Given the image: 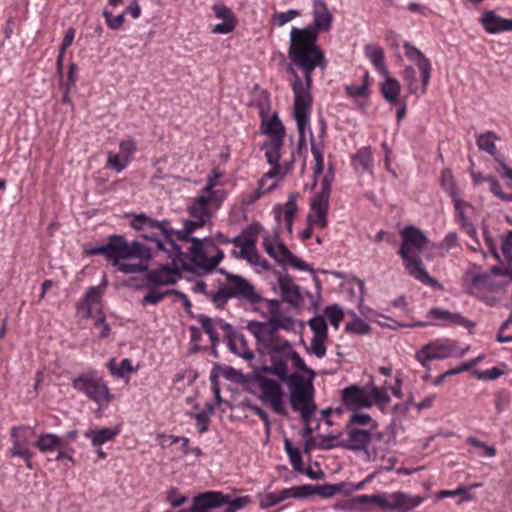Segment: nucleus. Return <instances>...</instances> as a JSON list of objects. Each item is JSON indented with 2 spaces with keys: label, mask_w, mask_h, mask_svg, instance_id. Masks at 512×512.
I'll return each mask as SVG.
<instances>
[{
  "label": "nucleus",
  "mask_w": 512,
  "mask_h": 512,
  "mask_svg": "<svg viewBox=\"0 0 512 512\" xmlns=\"http://www.w3.org/2000/svg\"><path fill=\"white\" fill-rule=\"evenodd\" d=\"M348 486L346 482H340L335 484H324V485H314L315 495L321 498L327 499L331 498L337 493H343L344 489Z\"/></svg>",
  "instance_id": "nucleus-35"
},
{
  "label": "nucleus",
  "mask_w": 512,
  "mask_h": 512,
  "mask_svg": "<svg viewBox=\"0 0 512 512\" xmlns=\"http://www.w3.org/2000/svg\"><path fill=\"white\" fill-rule=\"evenodd\" d=\"M400 91V83L395 78L387 77L381 84V94L390 105H397L399 103Z\"/></svg>",
  "instance_id": "nucleus-23"
},
{
  "label": "nucleus",
  "mask_w": 512,
  "mask_h": 512,
  "mask_svg": "<svg viewBox=\"0 0 512 512\" xmlns=\"http://www.w3.org/2000/svg\"><path fill=\"white\" fill-rule=\"evenodd\" d=\"M213 11L217 18L223 20L222 23L216 24L213 27V29H212L213 33L228 34L235 29V27L237 25V20H236L234 13L232 12V10L229 7H227L223 4H215L213 6Z\"/></svg>",
  "instance_id": "nucleus-18"
},
{
  "label": "nucleus",
  "mask_w": 512,
  "mask_h": 512,
  "mask_svg": "<svg viewBox=\"0 0 512 512\" xmlns=\"http://www.w3.org/2000/svg\"><path fill=\"white\" fill-rule=\"evenodd\" d=\"M401 235L403 240L399 249V255L403 259L408 273L423 284L442 291L444 289L443 285L427 273L420 256L410 253L412 248L421 251L428 243V238L419 228L412 225L404 227Z\"/></svg>",
  "instance_id": "nucleus-4"
},
{
  "label": "nucleus",
  "mask_w": 512,
  "mask_h": 512,
  "mask_svg": "<svg viewBox=\"0 0 512 512\" xmlns=\"http://www.w3.org/2000/svg\"><path fill=\"white\" fill-rule=\"evenodd\" d=\"M375 505V495H358L352 499L344 500L335 505L336 509L357 510L360 506Z\"/></svg>",
  "instance_id": "nucleus-31"
},
{
  "label": "nucleus",
  "mask_w": 512,
  "mask_h": 512,
  "mask_svg": "<svg viewBox=\"0 0 512 512\" xmlns=\"http://www.w3.org/2000/svg\"><path fill=\"white\" fill-rule=\"evenodd\" d=\"M371 331V327L364 320L353 314V319L345 325V332L357 335H365Z\"/></svg>",
  "instance_id": "nucleus-43"
},
{
  "label": "nucleus",
  "mask_w": 512,
  "mask_h": 512,
  "mask_svg": "<svg viewBox=\"0 0 512 512\" xmlns=\"http://www.w3.org/2000/svg\"><path fill=\"white\" fill-rule=\"evenodd\" d=\"M278 285L283 301L292 306H298L301 303L302 295L300 293V287L294 283L288 273L278 277Z\"/></svg>",
  "instance_id": "nucleus-19"
},
{
  "label": "nucleus",
  "mask_w": 512,
  "mask_h": 512,
  "mask_svg": "<svg viewBox=\"0 0 512 512\" xmlns=\"http://www.w3.org/2000/svg\"><path fill=\"white\" fill-rule=\"evenodd\" d=\"M203 226H204L203 220H197V221L185 220L184 228L182 230H175L172 228L170 238L172 239V241L174 243H176L177 240L188 242L190 235L196 229L201 228Z\"/></svg>",
  "instance_id": "nucleus-28"
},
{
  "label": "nucleus",
  "mask_w": 512,
  "mask_h": 512,
  "mask_svg": "<svg viewBox=\"0 0 512 512\" xmlns=\"http://www.w3.org/2000/svg\"><path fill=\"white\" fill-rule=\"evenodd\" d=\"M441 187L449 194L451 199L459 197L456 182L450 169H444L442 171Z\"/></svg>",
  "instance_id": "nucleus-41"
},
{
  "label": "nucleus",
  "mask_w": 512,
  "mask_h": 512,
  "mask_svg": "<svg viewBox=\"0 0 512 512\" xmlns=\"http://www.w3.org/2000/svg\"><path fill=\"white\" fill-rule=\"evenodd\" d=\"M300 15V11L296 9H289L285 12H278L273 15V19L275 20L278 26H283L287 22L293 20L294 18Z\"/></svg>",
  "instance_id": "nucleus-62"
},
{
  "label": "nucleus",
  "mask_w": 512,
  "mask_h": 512,
  "mask_svg": "<svg viewBox=\"0 0 512 512\" xmlns=\"http://www.w3.org/2000/svg\"><path fill=\"white\" fill-rule=\"evenodd\" d=\"M210 246L216 251V254L212 257H208L206 252L205 258L199 261V265H197V267L202 269L205 273L214 271L225 256L223 250L216 246L213 241L210 243Z\"/></svg>",
  "instance_id": "nucleus-29"
},
{
  "label": "nucleus",
  "mask_w": 512,
  "mask_h": 512,
  "mask_svg": "<svg viewBox=\"0 0 512 512\" xmlns=\"http://www.w3.org/2000/svg\"><path fill=\"white\" fill-rule=\"evenodd\" d=\"M324 314L330 321L331 325L338 329L340 322L343 320V310L337 304L329 305L324 309Z\"/></svg>",
  "instance_id": "nucleus-50"
},
{
  "label": "nucleus",
  "mask_w": 512,
  "mask_h": 512,
  "mask_svg": "<svg viewBox=\"0 0 512 512\" xmlns=\"http://www.w3.org/2000/svg\"><path fill=\"white\" fill-rule=\"evenodd\" d=\"M224 497L226 501L224 505L226 506V512H236L237 510L243 509L251 503L249 496L232 498L229 494H224Z\"/></svg>",
  "instance_id": "nucleus-46"
},
{
  "label": "nucleus",
  "mask_w": 512,
  "mask_h": 512,
  "mask_svg": "<svg viewBox=\"0 0 512 512\" xmlns=\"http://www.w3.org/2000/svg\"><path fill=\"white\" fill-rule=\"evenodd\" d=\"M403 79L407 84L408 91L411 94L420 96L421 94V87L419 88L417 85V79H416V71L412 66H407L403 71Z\"/></svg>",
  "instance_id": "nucleus-47"
},
{
  "label": "nucleus",
  "mask_w": 512,
  "mask_h": 512,
  "mask_svg": "<svg viewBox=\"0 0 512 512\" xmlns=\"http://www.w3.org/2000/svg\"><path fill=\"white\" fill-rule=\"evenodd\" d=\"M510 403V393L508 391H499L495 395V409L497 413H502Z\"/></svg>",
  "instance_id": "nucleus-64"
},
{
  "label": "nucleus",
  "mask_w": 512,
  "mask_h": 512,
  "mask_svg": "<svg viewBox=\"0 0 512 512\" xmlns=\"http://www.w3.org/2000/svg\"><path fill=\"white\" fill-rule=\"evenodd\" d=\"M120 155L123 156L127 162H130L133 158L134 153L136 152L137 145L136 142L132 139L124 140L120 142Z\"/></svg>",
  "instance_id": "nucleus-58"
},
{
  "label": "nucleus",
  "mask_w": 512,
  "mask_h": 512,
  "mask_svg": "<svg viewBox=\"0 0 512 512\" xmlns=\"http://www.w3.org/2000/svg\"><path fill=\"white\" fill-rule=\"evenodd\" d=\"M21 432H25L22 428L13 427L11 430V439L13 446L10 449V455L15 457L17 454H14V451H28L26 448L27 440L25 436L21 435Z\"/></svg>",
  "instance_id": "nucleus-45"
},
{
  "label": "nucleus",
  "mask_w": 512,
  "mask_h": 512,
  "mask_svg": "<svg viewBox=\"0 0 512 512\" xmlns=\"http://www.w3.org/2000/svg\"><path fill=\"white\" fill-rule=\"evenodd\" d=\"M421 502V497H411L403 492H395L389 495L388 498L381 495H375V506L384 510L405 512L419 506Z\"/></svg>",
  "instance_id": "nucleus-13"
},
{
  "label": "nucleus",
  "mask_w": 512,
  "mask_h": 512,
  "mask_svg": "<svg viewBox=\"0 0 512 512\" xmlns=\"http://www.w3.org/2000/svg\"><path fill=\"white\" fill-rule=\"evenodd\" d=\"M284 448L289 457L292 467L299 473L304 472L303 461L300 451L295 448L288 438L284 440Z\"/></svg>",
  "instance_id": "nucleus-37"
},
{
  "label": "nucleus",
  "mask_w": 512,
  "mask_h": 512,
  "mask_svg": "<svg viewBox=\"0 0 512 512\" xmlns=\"http://www.w3.org/2000/svg\"><path fill=\"white\" fill-rule=\"evenodd\" d=\"M231 298L245 300L250 304H258L264 300L254 286L240 275H229L227 284L220 283L218 290L212 295V303L216 308L223 309Z\"/></svg>",
  "instance_id": "nucleus-7"
},
{
  "label": "nucleus",
  "mask_w": 512,
  "mask_h": 512,
  "mask_svg": "<svg viewBox=\"0 0 512 512\" xmlns=\"http://www.w3.org/2000/svg\"><path fill=\"white\" fill-rule=\"evenodd\" d=\"M195 318L201 324V327L205 331V333L208 334L211 341V346L217 347V345L220 343V339L213 326V320L209 316H206L204 314H197Z\"/></svg>",
  "instance_id": "nucleus-38"
},
{
  "label": "nucleus",
  "mask_w": 512,
  "mask_h": 512,
  "mask_svg": "<svg viewBox=\"0 0 512 512\" xmlns=\"http://www.w3.org/2000/svg\"><path fill=\"white\" fill-rule=\"evenodd\" d=\"M372 430V441H384L386 444L395 442V428L394 424H390L385 431L377 432V428H370Z\"/></svg>",
  "instance_id": "nucleus-52"
},
{
  "label": "nucleus",
  "mask_w": 512,
  "mask_h": 512,
  "mask_svg": "<svg viewBox=\"0 0 512 512\" xmlns=\"http://www.w3.org/2000/svg\"><path fill=\"white\" fill-rule=\"evenodd\" d=\"M277 248L276 252L278 257L282 259V263L288 262L292 267L298 270L315 273V269L310 264L294 255L282 241L277 242Z\"/></svg>",
  "instance_id": "nucleus-20"
},
{
  "label": "nucleus",
  "mask_w": 512,
  "mask_h": 512,
  "mask_svg": "<svg viewBox=\"0 0 512 512\" xmlns=\"http://www.w3.org/2000/svg\"><path fill=\"white\" fill-rule=\"evenodd\" d=\"M124 14H119L117 16H113L112 13L106 9L103 11V16L105 18L107 26L112 30H118L124 23Z\"/></svg>",
  "instance_id": "nucleus-61"
},
{
  "label": "nucleus",
  "mask_w": 512,
  "mask_h": 512,
  "mask_svg": "<svg viewBox=\"0 0 512 512\" xmlns=\"http://www.w3.org/2000/svg\"><path fill=\"white\" fill-rule=\"evenodd\" d=\"M222 371L223 376L229 380L236 383H244L247 377L239 370L234 369L231 366H224L220 369Z\"/></svg>",
  "instance_id": "nucleus-60"
},
{
  "label": "nucleus",
  "mask_w": 512,
  "mask_h": 512,
  "mask_svg": "<svg viewBox=\"0 0 512 512\" xmlns=\"http://www.w3.org/2000/svg\"><path fill=\"white\" fill-rule=\"evenodd\" d=\"M129 162H127L125 159H123V156L120 154H115L113 152H108V158H107V167L114 170L117 173L122 172Z\"/></svg>",
  "instance_id": "nucleus-54"
},
{
  "label": "nucleus",
  "mask_w": 512,
  "mask_h": 512,
  "mask_svg": "<svg viewBox=\"0 0 512 512\" xmlns=\"http://www.w3.org/2000/svg\"><path fill=\"white\" fill-rule=\"evenodd\" d=\"M288 71L294 78L291 84L294 93L293 113L299 132L298 149L301 150L306 145L305 130L309 127L313 99L311 88H307L306 82L302 81L295 69L290 66Z\"/></svg>",
  "instance_id": "nucleus-6"
},
{
  "label": "nucleus",
  "mask_w": 512,
  "mask_h": 512,
  "mask_svg": "<svg viewBox=\"0 0 512 512\" xmlns=\"http://www.w3.org/2000/svg\"><path fill=\"white\" fill-rule=\"evenodd\" d=\"M270 353L271 366L273 375H275L281 382L287 383L290 396L289 402L294 411H298L304 422L312 419L315 411L316 404L314 402V387L311 380H306L299 373L288 374V360L285 355H279L273 352Z\"/></svg>",
  "instance_id": "nucleus-2"
},
{
  "label": "nucleus",
  "mask_w": 512,
  "mask_h": 512,
  "mask_svg": "<svg viewBox=\"0 0 512 512\" xmlns=\"http://www.w3.org/2000/svg\"><path fill=\"white\" fill-rule=\"evenodd\" d=\"M210 200V195H199L194 199L193 204L188 209L190 216L197 218V220H203L204 225H206L211 218V212L207 208Z\"/></svg>",
  "instance_id": "nucleus-21"
},
{
  "label": "nucleus",
  "mask_w": 512,
  "mask_h": 512,
  "mask_svg": "<svg viewBox=\"0 0 512 512\" xmlns=\"http://www.w3.org/2000/svg\"><path fill=\"white\" fill-rule=\"evenodd\" d=\"M479 22L483 26L484 30L490 34H498L501 32V26L504 22V18L497 15L494 11H485Z\"/></svg>",
  "instance_id": "nucleus-27"
},
{
  "label": "nucleus",
  "mask_w": 512,
  "mask_h": 512,
  "mask_svg": "<svg viewBox=\"0 0 512 512\" xmlns=\"http://www.w3.org/2000/svg\"><path fill=\"white\" fill-rule=\"evenodd\" d=\"M121 259L114 260L112 265L124 274H135L148 271L147 263H124ZM145 262H148L144 260Z\"/></svg>",
  "instance_id": "nucleus-42"
},
{
  "label": "nucleus",
  "mask_w": 512,
  "mask_h": 512,
  "mask_svg": "<svg viewBox=\"0 0 512 512\" xmlns=\"http://www.w3.org/2000/svg\"><path fill=\"white\" fill-rule=\"evenodd\" d=\"M130 225L135 230L142 231L140 236L154 243L156 249L165 252L169 259L174 262L180 261V266L184 271L191 270L187 255L182 251L181 246L170 238L172 227L169 220L158 221L141 213L134 215Z\"/></svg>",
  "instance_id": "nucleus-3"
},
{
  "label": "nucleus",
  "mask_w": 512,
  "mask_h": 512,
  "mask_svg": "<svg viewBox=\"0 0 512 512\" xmlns=\"http://www.w3.org/2000/svg\"><path fill=\"white\" fill-rule=\"evenodd\" d=\"M365 392V389L360 386H348L341 391L342 402L346 406H357Z\"/></svg>",
  "instance_id": "nucleus-34"
},
{
  "label": "nucleus",
  "mask_w": 512,
  "mask_h": 512,
  "mask_svg": "<svg viewBox=\"0 0 512 512\" xmlns=\"http://www.w3.org/2000/svg\"><path fill=\"white\" fill-rule=\"evenodd\" d=\"M285 357L292 361L293 366L295 368L309 375V378L307 380H311V384L313 385V380L316 376V372L305 364L300 354L294 350H290L285 354Z\"/></svg>",
  "instance_id": "nucleus-39"
},
{
  "label": "nucleus",
  "mask_w": 512,
  "mask_h": 512,
  "mask_svg": "<svg viewBox=\"0 0 512 512\" xmlns=\"http://www.w3.org/2000/svg\"><path fill=\"white\" fill-rule=\"evenodd\" d=\"M213 239L209 237L198 238L191 236L189 237L188 242H191L192 245L189 247V252L191 254L190 262L197 267L199 265V261L205 258L206 250L204 249V243H211Z\"/></svg>",
  "instance_id": "nucleus-24"
},
{
  "label": "nucleus",
  "mask_w": 512,
  "mask_h": 512,
  "mask_svg": "<svg viewBox=\"0 0 512 512\" xmlns=\"http://www.w3.org/2000/svg\"><path fill=\"white\" fill-rule=\"evenodd\" d=\"M496 139L497 136L495 135V133L492 131H488L478 136L476 143L480 150L487 152L488 154L494 156L496 159Z\"/></svg>",
  "instance_id": "nucleus-36"
},
{
  "label": "nucleus",
  "mask_w": 512,
  "mask_h": 512,
  "mask_svg": "<svg viewBox=\"0 0 512 512\" xmlns=\"http://www.w3.org/2000/svg\"><path fill=\"white\" fill-rule=\"evenodd\" d=\"M41 452H49L54 449H67V441L52 433L41 434L34 443Z\"/></svg>",
  "instance_id": "nucleus-22"
},
{
  "label": "nucleus",
  "mask_w": 512,
  "mask_h": 512,
  "mask_svg": "<svg viewBox=\"0 0 512 512\" xmlns=\"http://www.w3.org/2000/svg\"><path fill=\"white\" fill-rule=\"evenodd\" d=\"M224 493L218 491H206L193 497L192 505L188 512H212L213 509L225 505ZM223 512H226L225 510Z\"/></svg>",
  "instance_id": "nucleus-17"
},
{
  "label": "nucleus",
  "mask_w": 512,
  "mask_h": 512,
  "mask_svg": "<svg viewBox=\"0 0 512 512\" xmlns=\"http://www.w3.org/2000/svg\"><path fill=\"white\" fill-rule=\"evenodd\" d=\"M354 159L362 166L363 170H369L372 165V151L370 147L359 149Z\"/></svg>",
  "instance_id": "nucleus-55"
},
{
  "label": "nucleus",
  "mask_w": 512,
  "mask_h": 512,
  "mask_svg": "<svg viewBox=\"0 0 512 512\" xmlns=\"http://www.w3.org/2000/svg\"><path fill=\"white\" fill-rule=\"evenodd\" d=\"M299 198V194L297 192H291L288 195L287 202L282 207L280 204L274 206L275 219L279 222L281 217V212L284 209V216L287 217H295L298 207L297 200Z\"/></svg>",
  "instance_id": "nucleus-30"
},
{
  "label": "nucleus",
  "mask_w": 512,
  "mask_h": 512,
  "mask_svg": "<svg viewBox=\"0 0 512 512\" xmlns=\"http://www.w3.org/2000/svg\"><path fill=\"white\" fill-rule=\"evenodd\" d=\"M232 255L235 257V258H242V259H245L247 262L251 263V264H258L259 263V259H260V255L256 249V239H254V246H247L246 249L244 250H240V251H237V250H233L232 251Z\"/></svg>",
  "instance_id": "nucleus-48"
},
{
  "label": "nucleus",
  "mask_w": 512,
  "mask_h": 512,
  "mask_svg": "<svg viewBox=\"0 0 512 512\" xmlns=\"http://www.w3.org/2000/svg\"><path fill=\"white\" fill-rule=\"evenodd\" d=\"M71 385L100 406H107L114 399L106 381L94 370L80 374L73 379Z\"/></svg>",
  "instance_id": "nucleus-8"
},
{
  "label": "nucleus",
  "mask_w": 512,
  "mask_h": 512,
  "mask_svg": "<svg viewBox=\"0 0 512 512\" xmlns=\"http://www.w3.org/2000/svg\"><path fill=\"white\" fill-rule=\"evenodd\" d=\"M257 498L259 499V507L261 509L271 508L283 501L279 491L266 494L259 493Z\"/></svg>",
  "instance_id": "nucleus-49"
},
{
  "label": "nucleus",
  "mask_w": 512,
  "mask_h": 512,
  "mask_svg": "<svg viewBox=\"0 0 512 512\" xmlns=\"http://www.w3.org/2000/svg\"><path fill=\"white\" fill-rule=\"evenodd\" d=\"M151 247L140 241L128 242L124 236L112 234L107 237V242L99 246H84L86 256L103 255L107 261L113 263L117 259H133L149 261L153 258Z\"/></svg>",
  "instance_id": "nucleus-5"
},
{
  "label": "nucleus",
  "mask_w": 512,
  "mask_h": 512,
  "mask_svg": "<svg viewBox=\"0 0 512 512\" xmlns=\"http://www.w3.org/2000/svg\"><path fill=\"white\" fill-rule=\"evenodd\" d=\"M447 325L451 326H461L467 329H472L476 326V323L473 321H470L466 317H464L462 314L458 312H451L449 321L447 322Z\"/></svg>",
  "instance_id": "nucleus-56"
},
{
  "label": "nucleus",
  "mask_w": 512,
  "mask_h": 512,
  "mask_svg": "<svg viewBox=\"0 0 512 512\" xmlns=\"http://www.w3.org/2000/svg\"><path fill=\"white\" fill-rule=\"evenodd\" d=\"M247 330L255 337L256 343L263 349L269 350V344L279 341L277 325L272 317L265 322L251 320L247 323Z\"/></svg>",
  "instance_id": "nucleus-12"
},
{
  "label": "nucleus",
  "mask_w": 512,
  "mask_h": 512,
  "mask_svg": "<svg viewBox=\"0 0 512 512\" xmlns=\"http://www.w3.org/2000/svg\"><path fill=\"white\" fill-rule=\"evenodd\" d=\"M183 270L180 266V261L174 262L172 260V264L161 265L159 269L147 271L145 276L147 280L146 287L153 291L157 286L161 285H172L176 282V279L171 275H180V271Z\"/></svg>",
  "instance_id": "nucleus-14"
},
{
  "label": "nucleus",
  "mask_w": 512,
  "mask_h": 512,
  "mask_svg": "<svg viewBox=\"0 0 512 512\" xmlns=\"http://www.w3.org/2000/svg\"><path fill=\"white\" fill-rule=\"evenodd\" d=\"M406 57L415 62L421 73V94H425L431 77V63L430 60L413 44L405 42L403 44Z\"/></svg>",
  "instance_id": "nucleus-16"
},
{
  "label": "nucleus",
  "mask_w": 512,
  "mask_h": 512,
  "mask_svg": "<svg viewBox=\"0 0 512 512\" xmlns=\"http://www.w3.org/2000/svg\"><path fill=\"white\" fill-rule=\"evenodd\" d=\"M107 369L109 372L117 378H124L127 376V374L134 371V368L132 367V362L130 359L125 358L120 363H117L114 358L110 359L109 362L106 364Z\"/></svg>",
  "instance_id": "nucleus-32"
},
{
  "label": "nucleus",
  "mask_w": 512,
  "mask_h": 512,
  "mask_svg": "<svg viewBox=\"0 0 512 512\" xmlns=\"http://www.w3.org/2000/svg\"><path fill=\"white\" fill-rule=\"evenodd\" d=\"M346 425H352V427L358 426H369V428H377L378 423L376 420L372 419V417L363 412H353L349 418V421Z\"/></svg>",
  "instance_id": "nucleus-44"
},
{
  "label": "nucleus",
  "mask_w": 512,
  "mask_h": 512,
  "mask_svg": "<svg viewBox=\"0 0 512 512\" xmlns=\"http://www.w3.org/2000/svg\"><path fill=\"white\" fill-rule=\"evenodd\" d=\"M371 397L374 405L378 406L381 411H384L387 404L390 402V397L386 389H380L378 387H372Z\"/></svg>",
  "instance_id": "nucleus-51"
},
{
  "label": "nucleus",
  "mask_w": 512,
  "mask_h": 512,
  "mask_svg": "<svg viewBox=\"0 0 512 512\" xmlns=\"http://www.w3.org/2000/svg\"><path fill=\"white\" fill-rule=\"evenodd\" d=\"M118 433V428L105 427L99 430H88L85 437L91 440L93 446H100L112 440Z\"/></svg>",
  "instance_id": "nucleus-26"
},
{
  "label": "nucleus",
  "mask_w": 512,
  "mask_h": 512,
  "mask_svg": "<svg viewBox=\"0 0 512 512\" xmlns=\"http://www.w3.org/2000/svg\"><path fill=\"white\" fill-rule=\"evenodd\" d=\"M250 379L259 386L261 393L259 399L266 404H270L272 410L281 416H287L288 411L285 407L283 397L284 391L280 384L273 379H270L259 373H253Z\"/></svg>",
  "instance_id": "nucleus-9"
},
{
  "label": "nucleus",
  "mask_w": 512,
  "mask_h": 512,
  "mask_svg": "<svg viewBox=\"0 0 512 512\" xmlns=\"http://www.w3.org/2000/svg\"><path fill=\"white\" fill-rule=\"evenodd\" d=\"M327 338H312L309 352L313 353L318 358H323L326 354L325 341Z\"/></svg>",
  "instance_id": "nucleus-63"
},
{
  "label": "nucleus",
  "mask_w": 512,
  "mask_h": 512,
  "mask_svg": "<svg viewBox=\"0 0 512 512\" xmlns=\"http://www.w3.org/2000/svg\"><path fill=\"white\" fill-rule=\"evenodd\" d=\"M313 338H328V326L322 315H316L308 321Z\"/></svg>",
  "instance_id": "nucleus-40"
},
{
  "label": "nucleus",
  "mask_w": 512,
  "mask_h": 512,
  "mask_svg": "<svg viewBox=\"0 0 512 512\" xmlns=\"http://www.w3.org/2000/svg\"><path fill=\"white\" fill-rule=\"evenodd\" d=\"M313 23L304 27H292L288 58L291 63L304 74L307 88L312 87V75L317 67L324 70L327 66L324 52L318 46L319 32L329 31L333 22L327 4L323 0H315L312 8Z\"/></svg>",
  "instance_id": "nucleus-1"
},
{
  "label": "nucleus",
  "mask_w": 512,
  "mask_h": 512,
  "mask_svg": "<svg viewBox=\"0 0 512 512\" xmlns=\"http://www.w3.org/2000/svg\"><path fill=\"white\" fill-rule=\"evenodd\" d=\"M262 132L269 136V140L261 145V149H265V157L272 160L276 151H281L285 135V128L277 114L272 115L268 121L263 120Z\"/></svg>",
  "instance_id": "nucleus-11"
},
{
  "label": "nucleus",
  "mask_w": 512,
  "mask_h": 512,
  "mask_svg": "<svg viewBox=\"0 0 512 512\" xmlns=\"http://www.w3.org/2000/svg\"><path fill=\"white\" fill-rule=\"evenodd\" d=\"M345 431L348 438L337 441L335 444H318L321 450H331L334 447H341L350 451H365L367 452L368 445L372 441V430L352 427L346 425Z\"/></svg>",
  "instance_id": "nucleus-10"
},
{
  "label": "nucleus",
  "mask_w": 512,
  "mask_h": 512,
  "mask_svg": "<svg viewBox=\"0 0 512 512\" xmlns=\"http://www.w3.org/2000/svg\"><path fill=\"white\" fill-rule=\"evenodd\" d=\"M454 348L439 342H430L416 352V360L427 370L430 369L429 362L449 358L453 355Z\"/></svg>",
  "instance_id": "nucleus-15"
},
{
  "label": "nucleus",
  "mask_w": 512,
  "mask_h": 512,
  "mask_svg": "<svg viewBox=\"0 0 512 512\" xmlns=\"http://www.w3.org/2000/svg\"><path fill=\"white\" fill-rule=\"evenodd\" d=\"M227 345H228L229 350L233 354L238 355L245 360H252L254 358V352L250 349L241 350L238 347L237 341L234 337L227 339Z\"/></svg>",
  "instance_id": "nucleus-59"
},
{
  "label": "nucleus",
  "mask_w": 512,
  "mask_h": 512,
  "mask_svg": "<svg viewBox=\"0 0 512 512\" xmlns=\"http://www.w3.org/2000/svg\"><path fill=\"white\" fill-rule=\"evenodd\" d=\"M329 208V198L321 197L316 194L311 200V211L315 213V216L321 214H327Z\"/></svg>",
  "instance_id": "nucleus-53"
},
{
  "label": "nucleus",
  "mask_w": 512,
  "mask_h": 512,
  "mask_svg": "<svg viewBox=\"0 0 512 512\" xmlns=\"http://www.w3.org/2000/svg\"><path fill=\"white\" fill-rule=\"evenodd\" d=\"M101 293L99 287L92 286L88 288L83 297V302L78 304V310H84L85 316L89 317L92 311V305L99 302Z\"/></svg>",
  "instance_id": "nucleus-33"
},
{
  "label": "nucleus",
  "mask_w": 512,
  "mask_h": 512,
  "mask_svg": "<svg viewBox=\"0 0 512 512\" xmlns=\"http://www.w3.org/2000/svg\"><path fill=\"white\" fill-rule=\"evenodd\" d=\"M452 202L454 204V208L456 211L457 221L460 223V225L465 222L470 221L464 212V208L465 207L471 208L472 205L470 203L460 199V197H456V198L452 199Z\"/></svg>",
  "instance_id": "nucleus-57"
},
{
  "label": "nucleus",
  "mask_w": 512,
  "mask_h": 512,
  "mask_svg": "<svg viewBox=\"0 0 512 512\" xmlns=\"http://www.w3.org/2000/svg\"><path fill=\"white\" fill-rule=\"evenodd\" d=\"M365 53H366V56L371 61V63L376 68V70L380 74L387 76L388 71H387V68L384 63L385 55H384L383 49L377 45L370 44V45H366Z\"/></svg>",
  "instance_id": "nucleus-25"
}]
</instances>
